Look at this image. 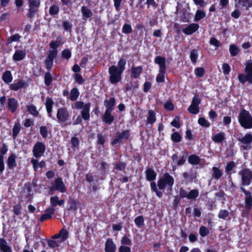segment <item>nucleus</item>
Returning a JSON list of instances; mask_svg holds the SVG:
<instances>
[{"label": "nucleus", "mask_w": 252, "mask_h": 252, "mask_svg": "<svg viewBox=\"0 0 252 252\" xmlns=\"http://www.w3.org/2000/svg\"><path fill=\"white\" fill-rule=\"evenodd\" d=\"M68 237V232L64 229H62L58 234L51 237L52 239L47 242L48 246L52 249L58 248L61 243L65 241Z\"/></svg>", "instance_id": "obj_1"}, {"label": "nucleus", "mask_w": 252, "mask_h": 252, "mask_svg": "<svg viewBox=\"0 0 252 252\" xmlns=\"http://www.w3.org/2000/svg\"><path fill=\"white\" fill-rule=\"evenodd\" d=\"M241 126L246 129L252 128V116L248 111L242 109L238 116Z\"/></svg>", "instance_id": "obj_2"}, {"label": "nucleus", "mask_w": 252, "mask_h": 252, "mask_svg": "<svg viewBox=\"0 0 252 252\" xmlns=\"http://www.w3.org/2000/svg\"><path fill=\"white\" fill-rule=\"evenodd\" d=\"M245 71L246 74L242 73L238 75V79L241 83H244L248 81L252 84V60H250L246 62Z\"/></svg>", "instance_id": "obj_3"}, {"label": "nucleus", "mask_w": 252, "mask_h": 252, "mask_svg": "<svg viewBox=\"0 0 252 252\" xmlns=\"http://www.w3.org/2000/svg\"><path fill=\"white\" fill-rule=\"evenodd\" d=\"M174 183V178L168 173H166L159 179L158 186L159 189H163L167 186L171 190Z\"/></svg>", "instance_id": "obj_4"}, {"label": "nucleus", "mask_w": 252, "mask_h": 252, "mask_svg": "<svg viewBox=\"0 0 252 252\" xmlns=\"http://www.w3.org/2000/svg\"><path fill=\"white\" fill-rule=\"evenodd\" d=\"M109 81L115 84L121 81L122 72L118 69L117 66L112 65L109 68Z\"/></svg>", "instance_id": "obj_5"}, {"label": "nucleus", "mask_w": 252, "mask_h": 252, "mask_svg": "<svg viewBox=\"0 0 252 252\" xmlns=\"http://www.w3.org/2000/svg\"><path fill=\"white\" fill-rule=\"evenodd\" d=\"M28 2L29 9L26 16L28 18L32 19L38 11L41 1L40 0H28Z\"/></svg>", "instance_id": "obj_6"}, {"label": "nucleus", "mask_w": 252, "mask_h": 252, "mask_svg": "<svg viewBox=\"0 0 252 252\" xmlns=\"http://www.w3.org/2000/svg\"><path fill=\"white\" fill-rule=\"evenodd\" d=\"M238 174L241 176L242 185L249 186L252 181V171L249 169L246 168L241 170Z\"/></svg>", "instance_id": "obj_7"}, {"label": "nucleus", "mask_w": 252, "mask_h": 252, "mask_svg": "<svg viewBox=\"0 0 252 252\" xmlns=\"http://www.w3.org/2000/svg\"><path fill=\"white\" fill-rule=\"evenodd\" d=\"M237 140L243 144L242 146L243 150H249L252 143V134L247 133L243 136L238 137Z\"/></svg>", "instance_id": "obj_8"}, {"label": "nucleus", "mask_w": 252, "mask_h": 252, "mask_svg": "<svg viewBox=\"0 0 252 252\" xmlns=\"http://www.w3.org/2000/svg\"><path fill=\"white\" fill-rule=\"evenodd\" d=\"M51 194L53 193V191L57 190L61 192H64L66 190V187L61 178H57L55 180L54 184L50 188Z\"/></svg>", "instance_id": "obj_9"}, {"label": "nucleus", "mask_w": 252, "mask_h": 252, "mask_svg": "<svg viewBox=\"0 0 252 252\" xmlns=\"http://www.w3.org/2000/svg\"><path fill=\"white\" fill-rule=\"evenodd\" d=\"M70 117V115L67 109L65 108H61L58 109L57 114V118L59 122H65L67 121Z\"/></svg>", "instance_id": "obj_10"}, {"label": "nucleus", "mask_w": 252, "mask_h": 252, "mask_svg": "<svg viewBox=\"0 0 252 252\" xmlns=\"http://www.w3.org/2000/svg\"><path fill=\"white\" fill-rule=\"evenodd\" d=\"M45 151V146L42 142H37L33 148V156L36 158H39L42 156Z\"/></svg>", "instance_id": "obj_11"}, {"label": "nucleus", "mask_w": 252, "mask_h": 252, "mask_svg": "<svg viewBox=\"0 0 252 252\" xmlns=\"http://www.w3.org/2000/svg\"><path fill=\"white\" fill-rule=\"evenodd\" d=\"M129 136L128 130H124L122 132H117L115 138L112 141V145L117 144L118 143L122 142L128 139Z\"/></svg>", "instance_id": "obj_12"}, {"label": "nucleus", "mask_w": 252, "mask_h": 252, "mask_svg": "<svg viewBox=\"0 0 252 252\" xmlns=\"http://www.w3.org/2000/svg\"><path fill=\"white\" fill-rule=\"evenodd\" d=\"M199 28L198 24L192 23L183 30V32L187 35H190L195 32Z\"/></svg>", "instance_id": "obj_13"}, {"label": "nucleus", "mask_w": 252, "mask_h": 252, "mask_svg": "<svg viewBox=\"0 0 252 252\" xmlns=\"http://www.w3.org/2000/svg\"><path fill=\"white\" fill-rule=\"evenodd\" d=\"M116 246L111 239H107L105 244V252H115Z\"/></svg>", "instance_id": "obj_14"}, {"label": "nucleus", "mask_w": 252, "mask_h": 252, "mask_svg": "<svg viewBox=\"0 0 252 252\" xmlns=\"http://www.w3.org/2000/svg\"><path fill=\"white\" fill-rule=\"evenodd\" d=\"M223 174L222 171L217 167H213L212 169L211 179L219 180Z\"/></svg>", "instance_id": "obj_15"}, {"label": "nucleus", "mask_w": 252, "mask_h": 252, "mask_svg": "<svg viewBox=\"0 0 252 252\" xmlns=\"http://www.w3.org/2000/svg\"><path fill=\"white\" fill-rule=\"evenodd\" d=\"M155 63L159 66V70H165L166 69V60L161 56H157L155 59Z\"/></svg>", "instance_id": "obj_16"}, {"label": "nucleus", "mask_w": 252, "mask_h": 252, "mask_svg": "<svg viewBox=\"0 0 252 252\" xmlns=\"http://www.w3.org/2000/svg\"><path fill=\"white\" fill-rule=\"evenodd\" d=\"M91 107V103H88L85 104V106L82 108L81 111V116L85 120H88L90 119V108Z\"/></svg>", "instance_id": "obj_17"}, {"label": "nucleus", "mask_w": 252, "mask_h": 252, "mask_svg": "<svg viewBox=\"0 0 252 252\" xmlns=\"http://www.w3.org/2000/svg\"><path fill=\"white\" fill-rule=\"evenodd\" d=\"M8 109L14 113L16 111L18 106V102L14 98H10L8 99L7 102Z\"/></svg>", "instance_id": "obj_18"}, {"label": "nucleus", "mask_w": 252, "mask_h": 252, "mask_svg": "<svg viewBox=\"0 0 252 252\" xmlns=\"http://www.w3.org/2000/svg\"><path fill=\"white\" fill-rule=\"evenodd\" d=\"M55 209L53 208H48L45 210V213L40 217V221H43L46 220L51 218L52 216L54 214Z\"/></svg>", "instance_id": "obj_19"}, {"label": "nucleus", "mask_w": 252, "mask_h": 252, "mask_svg": "<svg viewBox=\"0 0 252 252\" xmlns=\"http://www.w3.org/2000/svg\"><path fill=\"white\" fill-rule=\"evenodd\" d=\"M111 111L106 110L102 116V120L106 124H111L114 120V117L111 115Z\"/></svg>", "instance_id": "obj_20"}, {"label": "nucleus", "mask_w": 252, "mask_h": 252, "mask_svg": "<svg viewBox=\"0 0 252 252\" xmlns=\"http://www.w3.org/2000/svg\"><path fill=\"white\" fill-rule=\"evenodd\" d=\"M116 104V100L114 97H111L109 100H105L104 105L106 108V110L112 111Z\"/></svg>", "instance_id": "obj_21"}, {"label": "nucleus", "mask_w": 252, "mask_h": 252, "mask_svg": "<svg viewBox=\"0 0 252 252\" xmlns=\"http://www.w3.org/2000/svg\"><path fill=\"white\" fill-rule=\"evenodd\" d=\"M16 156L14 154H11L8 158L7 164L10 169H13L16 166Z\"/></svg>", "instance_id": "obj_22"}, {"label": "nucleus", "mask_w": 252, "mask_h": 252, "mask_svg": "<svg viewBox=\"0 0 252 252\" xmlns=\"http://www.w3.org/2000/svg\"><path fill=\"white\" fill-rule=\"evenodd\" d=\"M131 77L133 78H137L139 77V75L142 72V67L141 66H139L137 67L132 66L131 68Z\"/></svg>", "instance_id": "obj_23"}, {"label": "nucleus", "mask_w": 252, "mask_h": 252, "mask_svg": "<svg viewBox=\"0 0 252 252\" xmlns=\"http://www.w3.org/2000/svg\"><path fill=\"white\" fill-rule=\"evenodd\" d=\"M26 56V52L21 50L16 51L13 56V59L15 61H19L22 60Z\"/></svg>", "instance_id": "obj_24"}, {"label": "nucleus", "mask_w": 252, "mask_h": 252, "mask_svg": "<svg viewBox=\"0 0 252 252\" xmlns=\"http://www.w3.org/2000/svg\"><path fill=\"white\" fill-rule=\"evenodd\" d=\"M0 250L3 252H11L10 247L4 238H0Z\"/></svg>", "instance_id": "obj_25"}, {"label": "nucleus", "mask_w": 252, "mask_h": 252, "mask_svg": "<svg viewBox=\"0 0 252 252\" xmlns=\"http://www.w3.org/2000/svg\"><path fill=\"white\" fill-rule=\"evenodd\" d=\"M156 121V113L152 110H150L148 112V116L147 119V124L153 125Z\"/></svg>", "instance_id": "obj_26"}, {"label": "nucleus", "mask_w": 252, "mask_h": 252, "mask_svg": "<svg viewBox=\"0 0 252 252\" xmlns=\"http://www.w3.org/2000/svg\"><path fill=\"white\" fill-rule=\"evenodd\" d=\"M201 161V158L196 155H191L189 157L188 161L193 165L198 164Z\"/></svg>", "instance_id": "obj_27"}, {"label": "nucleus", "mask_w": 252, "mask_h": 252, "mask_svg": "<svg viewBox=\"0 0 252 252\" xmlns=\"http://www.w3.org/2000/svg\"><path fill=\"white\" fill-rule=\"evenodd\" d=\"M225 133L221 132L215 135L212 137V140L215 143H221L225 139Z\"/></svg>", "instance_id": "obj_28"}, {"label": "nucleus", "mask_w": 252, "mask_h": 252, "mask_svg": "<svg viewBox=\"0 0 252 252\" xmlns=\"http://www.w3.org/2000/svg\"><path fill=\"white\" fill-rule=\"evenodd\" d=\"M31 163L32 164L33 167L35 171L37 170L38 167L40 168H44L45 166V162L43 160L38 162L37 160L35 159H32L31 160Z\"/></svg>", "instance_id": "obj_29"}, {"label": "nucleus", "mask_w": 252, "mask_h": 252, "mask_svg": "<svg viewBox=\"0 0 252 252\" xmlns=\"http://www.w3.org/2000/svg\"><path fill=\"white\" fill-rule=\"evenodd\" d=\"M147 179L149 181H153L156 179L157 174L155 171L151 168L148 169L146 171Z\"/></svg>", "instance_id": "obj_30"}, {"label": "nucleus", "mask_w": 252, "mask_h": 252, "mask_svg": "<svg viewBox=\"0 0 252 252\" xmlns=\"http://www.w3.org/2000/svg\"><path fill=\"white\" fill-rule=\"evenodd\" d=\"M3 81L6 83H9L12 81V76L10 71H5L2 76Z\"/></svg>", "instance_id": "obj_31"}, {"label": "nucleus", "mask_w": 252, "mask_h": 252, "mask_svg": "<svg viewBox=\"0 0 252 252\" xmlns=\"http://www.w3.org/2000/svg\"><path fill=\"white\" fill-rule=\"evenodd\" d=\"M79 94L78 89L76 88H73L70 91L69 99L71 101H75L78 98Z\"/></svg>", "instance_id": "obj_32"}, {"label": "nucleus", "mask_w": 252, "mask_h": 252, "mask_svg": "<svg viewBox=\"0 0 252 252\" xmlns=\"http://www.w3.org/2000/svg\"><path fill=\"white\" fill-rule=\"evenodd\" d=\"M24 86V82L20 80L17 83L12 84L10 85V89L12 90L17 91L23 88Z\"/></svg>", "instance_id": "obj_33"}, {"label": "nucleus", "mask_w": 252, "mask_h": 252, "mask_svg": "<svg viewBox=\"0 0 252 252\" xmlns=\"http://www.w3.org/2000/svg\"><path fill=\"white\" fill-rule=\"evenodd\" d=\"M81 12L83 16L86 18H90L93 16L92 12L85 6L82 7Z\"/></svg>", "instance_id": "obj_34"}, {"label": "nucleus", "mask_w": 252, "mask_h": 252, "mask_svg": "<svg viewBox=\"0 0 252 252\" xmlns=\"http://www.w3.org/2000/svg\"><path fill=\"white\" fill-rule=\"evenodd\" d=\"M229 52L232 57L236 56L240 52V49L234 44H231L229 46Z\"/></svg>", "instance_id": "obj_35"}, {"label": "nucleus", "mask_w": 252, "mask_h": 252, "mask_svg": "<svg viewBox=\"0 0 252 252\" xmlns=\"http://www.w3.org/2000/svg\"><path fill=\"white\" fill-rule=\"evenodd\" d=\"M27 110L29 112L34 116H37L38 115V112L36 110V108L33 105H27L26 106Z\"/></svg>", "instance_id": "obj_36"}, {"label": "nucleus", "mask_w": 252, "mask_h": 252, "mask_svg": "<svg viewBox=\"0 0 252 252\" xmlns=\"http://www.w3.org/2000/svg\"><path fill=\"white\" fill-rule=\"evenodd\" d=\"M198 195L199 192L197 189H192L188 193L187 198L189 199H195Z\"/></svg>", "instance_id": "obj_37"}, {"label": "nucleus", "mask_w": 252, "mask_h": 252, "mask_svg": "<svg viewBox=\"0 0 252 252\" xmlns=\"http://www.w3.org/2000/svg\"><path fill=\"white\" fill-rule=\"evenodd\" d=\"M180 17L183 22H189L190 19L189 14L184 10L181 11Z\"/></svg>", "instance_id": "obj_38"}, {"label": "nucleus", "mask_w": 252, "mask_h": 252, "mask_svg": "<svg viewBox=\"0 0 252 252\" xmlns=\"http://www.w3.org/2000/svg\"><path fill=\"white\" fill-rule=\"evenodd\" d=\"M246 207L247 209H250L252 207V196L251 193L249 195H246L245 199Z\"/></svg>", "instance_id": "obj_39"}, {"label": "nucleus", "mask_w": 252, "mask_h": 252, "mask_svg": "<svg viewBox=\"0 0 252 252\" xmlns=\"http://www.w3.org/2000/svg\"><path fill=\"white\" fill-rule=\"evenodd\" d=\"M198 50L196 49L192 50L190 53V58L192 63L196 62L198 58Z\"/></svg>", "instance_id": "obj_40"}, {"label": "nucleus", "mask_w": 252, "mask_h": 252, "mask_svg": "<svg viewBox=\"0 0 252 252\" xmlns=\"http://www.w3.org/2000/svg\"><path fill=\"white\" fill-rule=\"evenodd\" d=\"M126 64V60L125 59H120L118 63V69L123 73L125 69Z\"/></svg>", "instance_id": "obj_41"}, {"label": "nucleus", "mask_w": 252, "mask_h": 252, "mask_svg": "<svg viewBox=\"0 0 252 252\" xmlns=\"http://www.w3.org/2000/svg\"><path fill=\"white\" fill-rule=\"evenodd\" d=\"M205 15V13L204 11L200 10H197L195 14L194 21H198L201 19L204 18Z\"/></svg>", "instance_id": "obj_42"}, {"label": "nucleus", "mask_w": 252, "mask_h": 252, "mask_svg": "<svg viewBox=\"0 0 252 252\" xmlns=\"http://www.w3.org/2000/svg\"><path fill=\"white\" fill-rule=\"evenodd\" d=\"M44 82L47 86L50 85L52 82V76L49 72L46 73L44 77Z\"/></svg>", "instance_id": "obj_43"}, {"label": "nucleus", "mask_w": 252, "mask_h": 252, "mask_svg": "<svg viewBox=\"0 0 252 252\" xmlns=\"http://www.w3.org/2000/svg\"><path fill=\"white\" fill-rule=\"evenodd\" d=\"M144 218L142 216H139L136 217L134 220V222L136 225L138 227H141L143 225H144Z\"/></svg>", "instance_id": "obj_44"}, {"label": "nucleus", "mask_w": 252, "mask_h": 252, "mask_svg": "<svg viewBox=\"0 0 252 252\" xmlns=\"http://www.w3.org/2000/svg\"><path fill=\"white\" fill-rule=\"evenodd\" d=\"M20 38L21 36L18 33L11 35L7 39V44H10L13 41H18Z\"/></svg>", "instance_id": "obj_45"}, {"label": "nucleus", "mask_w": 252, "mask_h": 252, "mask_svg": "<svg viewBox=\"0 0 252 252\" xmlns=\"http://www.w3.org/2000/svg\"><path fill=\"white\" fill-rule=\"evenodd\" d=\"M59 198L58 196L55 195L50 198L51 207L50 208H54L58 205Z\"/></svg>", "instance_id": "obj_46"}, {"label": "nucleus", "mask_w": 252, "mask_h": 252, "mask_svg": "<svg viewBox=\"0 0 252 252\" xmlns=\"http://www.w3.org/2000/svg\"><path fill=\"white\" fill-rule=\"evenodd\" d=\"M164 73L165 70H159V73L158 74L156 81L158 83L163 82L164 80Z\"/></svg>", "instance_id": "obj_47"}, {"label": "nucleus", "mask_w": 252, "mask_h": 252, "mask_svg": "<svg viewBox=\"0 0 252 252\" xmlns=\"http://www.w3.org/2000/svg\"><path fill=\"white\" fill-rule=\"evenodd\" d=\"M194 73L197 77H201L205 73L204 69L203 67H197L194 70Z\"/></svg>", "instance_id": "obj_48"}, {"label": "nucleus", "mask_w": 252, "mask_h": 252, "mask_svg": "<svg viewBox=\"0 0 252 252\" xmlns=\"http://www.w3.org/2000/svg\"><path fill=\"white\" fill-rule=\"evenodd\" d=\"M238 3L246 7H250L252 6V0H239Z\"/></svg>", "instance_id": "obj_49"}, {"label": "nucleus", "mask_w": 252, "mask_h": 252, "mask_svg": "<svg viewBox=\"0 0 252 252\" xmlns=\"http://www.w3.org/2000/svg\"><path fill=\"white\" fill-rule=\"evenodd\" d=\"M84 103L81 101H78L72 104V108L75 109H82L85 106Z\"/></svg>", "instance_id": "obj_50"}, {"label": "nucleus", "mask_w": 252, "mask_h": 252, "mask_svg": "<svg viewBox=\"0 0 252 252\" xmlns=\"http://www.w3.org/2000/svg\"><path fill=\"white\" fill-rule=\"evenodd\" d=\"M188 111L192 114H196L199 111V106L190 105L188 108Z\"/></svg>", "instance_id": "obj_51"}, {"label": "nucleus", "mask_w": 252, "mask_h": 252, "mask_svg": "<svg viewBox=\"0 0 252 252\" xmlns=\"http://www.w3.org/2000/svg\"><path fill=\"white\" fill-rule=\"evenodd\" d=\"M20 131V125L19 124H15L12 129L13 136L15 138Z\"/></svg>", "instance_id": "obj_52"}, {"label": "nucleus", "mask_w": 252, "mask_h": 252, "mask_svg": "<svg viewBox=\"0 0 252 252\" xmlns=\"http://www.w3.org/2000/svg\"><path fill=\"white\" fill-rule=\"evenodd\" d=\"M108 168V164L105 162H102L100 163L99 170L101 174H104Z\"/></svg>", "instance_id": "obj_53"}, {"label": "nucleus", "mask_w": 252, "mask_h": 252, "mask_svg": "<svg viewBox=\"0 0 252 252\" xmlns=\"http://www.w3.org/2000/svg\"><path fill=\"white\" fill-rule=\"evenodd\" d=\"M59 8L58 6L53 5L50 7L49 13L51 15H56L59 13Z\"/></svg>", "instance_id": "obj_54"}, {"label": "nucleus", "mask_w": 252, "mask_h": 252, "mask_svg": "<svg viewBox=\"0 0 252 252\" xmlns=\"http://www.w3.org/2000/svg\"><path fill=\"white\" fill-rule=\"evenodd\" d=\"M209 233V229L205 226H201L199 228V234L202 237H205L208 235Z\"/></svg>", "instance_id": "obj_55"}, {"label": "nucleus", "mask_w": 252, "mask_h": 252, "mask_svg": "<svg viewBox=\"0 0 252 252\" xmlns=\"http://www.w3.org/2000/svg\"><path fill=\"white\" fill-rule=\"evenodd\" d=\"M198 123L201 126L206 127H208L210 126V123L203 117L199 118Z\"/></svg>", "instance_id": "obj_56"}, {"label": "nucleus", "mask_w": 252, "mask_h": 252, "mask_svg": "<svg viewBox=\"0 0 252 252\" xmlns=\"http://www.w3.org/2000/svg\"><path fill=\"white\" fill-rule=\"evenodd\" d=\"M122 32L124 33L127 34L132 32V28L130 25L125 24L123 27Z\"/></svg>", "instance_id": "obj_57"}, {"label": "nucleus", "mask_w": 252, "mask_h": 252, "mask_svg": "<svg viewBox=\"0 0 252 252\" xmlns=\"http://www.w3.org/2000/svg\"><path fill=\"white\" fill-rule=\"evenodd\" d=\"M126 163L123 162H119L114 164V168L119 170H123L126 166Z\"/></svg>", "instance_id": "obj_58"}, {"label": "nucleus", "mask_w": 252, "mask_h": 252, "mask_svg": "<svg viewBox=\"0 0 252 252\" xmlns=\"http://www.w3.org/2000/svg\"><path fill=\"white\" fill-rule=\"evenodd\" d=\"M69 204L70 205L69 210L75 211L77 209V203L74 200L70 199L69 200Z\"/></svg>", "instance_id": "obj_59"}, {"label": "nucleus", "mask_w": 252, "mask_h": 252, "mask_svg": "<svg viewBox=\"0 0 252 252\" xmlns=\"http://www.w3.org/2000/svg\"><path fill=\"white\" fill-rule=\"evenodd\" d=\"M229 212L225 210H221L220 211L218 217L220 219H225L229 215Z\"/></svg>", "instance_id": "obj_60"}, {"label": "nucleus", "mask_w": 252, "mask_h": 252, "mask_svg": "<svg viewBox=\"0 0 252 252\" xmlns=\"http://www.w3.org/2000/svg\"><path fill=\"white\" fill-rule=\"evenodd\" d=\"M235 166L234 161L229 162L225 167V172L229 173Z\"/></svg>", "instance_id": "obj_61"}, {"label": "nucleus", "mask_w": 252, "mask_h": 252, "mask_svg": "<svg viewBox=\"0 0 252 252\" xmlns=\"http://www.w3.org/2000/svg\"><path fill=\"white\" fill-rule=\"evenodd\" d=\"M21 210H22V206L20 204H18L15 205L13 207V211L14 212V214L16 215H19L21 213Z\"/></svg>", "instance_id": "obj_62"}, {"label": "nucleus", "mask_w": 252, "mask_h": 252, "mask_svg": "<svg viewBox=\"0 0 252 252\" xmlns=\"http://www.w3.org/2000/svg\"><path fill=\"white\" fill-rule=\"evenodd\" d=\"M222 69L223 70V73L225 75L229 74L230 71V67L229 65L227 63H224L222 64Z\"/></svg>", "instance_id": "obj_63"}, {"label": "nucleus", "mask_w": 252, "mask_h": 252, "mask_svg": "<svg viewBox=\"0 0 252 252\" xmlns=\"http://www.w3.org/2000/svg\"><path fill=\"white\" fill-rule=\"evenodd\" d=\"M171 139L175 142H179L181 140V136L178 132H174L171 135Z\"/></svg>", "instance_id": "obj_64"}]
</instances>
